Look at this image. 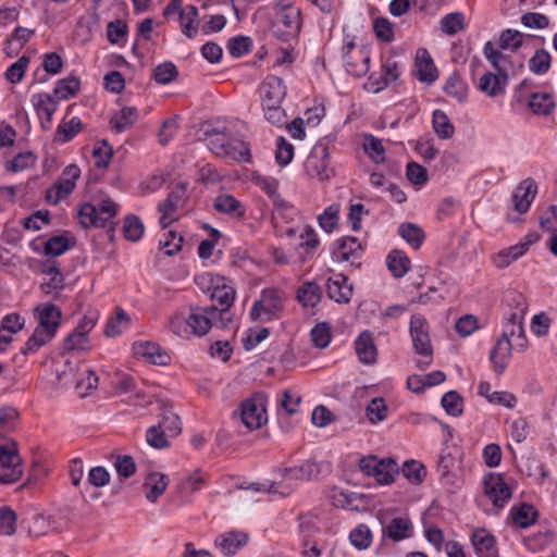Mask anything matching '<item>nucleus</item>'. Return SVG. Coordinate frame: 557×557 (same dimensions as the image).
<instances>
[{
    "label": "nucleus",
    "mask_w": 557,
    "mask_h": 557,
    "mask_svg": "<svg viewBox=\"0 0 557 557\" xmlns=\"http://www.w3.org/2000/svg\"><path fill=\"white\" fill-rule=\"evenodd\" d=\"M386 265L394 277H403L410 269V260L401 250H392L386 257Z\"/></svg>",
    "instance_id": "33"
},
{
    "label": "nucleus",
    "mask_w": 557,
    "mask_h": 557,
    "mask_svg": "<svg viewBox=\"0 0 557 557\" xmlns=\"http://www.w3.org/2000/svg\"><path fill=\"white\" fill-rule=\"evenodd\" d=\"M282 300L276 292H263L261 299L253 302L250 310V318L253 321L269 322L276 317V313L282 310Z\"/></svg>",
    "instance_id": "13"
},
{
    "label": "nucleus",
    "mask_w": 557,
    "mask_h": 557,
    "mask_svg": "<svg viewBox=\"0 0 557 557\" xmlns=\"http://www.w3.org/2000/svg\"><path fill=\"white\" fill-rule=\"evenodd\" d=\"M219 318H222V312L215 306L190 308L188 315L175 313L170 320V329L182 338L201 337L208 333Z\"/></svg>",
    "instance_id": "2"
},
{
    "label": "nucleus",
    "mask_w": 557,
    "mask_h": 557,
    "mask_svg": "<svg viewBox=\"0 0 557 557\" xmlns=\"http://www.w3.org/2000/svg\"><path fill=\"white\" fill-rule=\"evenodd\" d=\"M16 513L8 506L0 507V534L10 536L16 530Z\"/></svg>",
    "instance_id": "51"
},
{
    "label": "nucleus",
    "mask_w": 557,
    "mask_h": 557,
    "mask_svg": "<svg viewBox=\"0 0 557 557\" xmlns=\"http://www.w3.org/2000/svg\"><path fill=\"white\" fill-rule=\"evenodd\" d=\"M123 231L127 240L137 242L144 235L145 226L137 215L129 214L124 220Z\"/></svg>",
    "instance_id": "47"
},
{
    "label": "nucleus",
    "mask_w": 557,
    "mask_h": 557,
    "mask_svg": "<svg viewBox=\"0 0 557 557\" xmlns=\"http://www.w3.org/2000/svg\"><path fill=\"white\" fill-rule=\"evenodd\" d=\"M326 292L331 299L336 302H348L352 296V287L347 284V277L337 274L326 282Z\"/></svg>",
    "instance_id": "23"
},
{
    "label": "nucleus",
    "mask_w": 557,
    "mask_h": 557,
    "mask_svg": "<svg viewBox=\"0 0 557 557\" xmlns=\"http://www.w3.org/2000/svg\"><path fill=\"white\" fill-rule=\"evenodd\" d=\"M255 183L269 196L276 212H284L293 209L292 206L278 194V181L276 178L258 175L255 177Z\"/></svg>",
    "instance_id": "19"
},
{
    "label": "nucleus",
    "mask_w": 557,
    "mask_h": 557,
    "mask_svg": "<svg viewBox=\"0 0 557 557\" xmlns=\"http://www.w3.org/2000/svg\"><path fill=\"white\" fill-rule=\"evenodd\" d=\"M300 24L299 8L278 10L273 24L274 35L283 41H288L298 35Z\"/></svg>",
    "instance_id": "10"
},
{
    "label": "nucleus",
    "mask_w": 557,
    "mask_h": 557,
    "mask_svg": "<svg viewBox=\"0 0 557 557\" xmlns=\"http://www.w3.org/2000/svg\"><path fill=\"white\" fill-rule=\"evenodd\" d=\"M387 406L382 397L371 399L366 407V416L372 424L385 420L387 417Z\"/></svg>",
    "instance_id": "45"
},
{
    "label": "nucleus",
    "mask_w": 557,
    "mask_h": 557,
    "mask_svg": "<svg viewBox=\"0 0 557 557\" xmlns=\"http://www.w3.org/2000/svg\"><path fill=\"white\" fill-rule=\"evenodd\" d=\"M483 492L495 512L502 510L512 497V487L500 473L490 472L483 479Z\"/></svg>",
    "instance_id": "8"
},
{
    "label": "nucleus",
    "mask_w": 557,
    "mask_h": 557,
    "mask_svg": "<svg viewBox=\"0 0 557 557\" xmlns=\"http://www.w3.org/2000/svg\"><path fill=\"white\" fill-rule=\"evenodd\" d=\"M355 48V44L352 41L344 45L343 47V60L346 65V70L348 73L355 76H362L369 70L370 55L363 49H360L357 54L360 55V64H355L352 62V58L350 57L351 50Z\"/></svg>",
    "instance_id": "25"
},
{
    "label": "nucleus",
    "mask_w": 557,
    "mask_h": 557,
    "mask_svg": "<svg viewBox=\"0 0 557 557\" xmlns=\"http://www.w3.org/2000/svg\"><path fill=\"white\" fill-rule=\"evenodd\" d=\"M537 186L534 180H523L513 190L511 199L515 210L523 214L528 212L535 198Z\"/></svg>",
    "instance_id": "14"
},
{
    "label": "nucleus",
    "mask_w": 557,
    "mask_h": 557,
    "mask_svg": "<svg viewBox=\"0 0 557 557\" xmlns=\"http://www.w3.org/2000/svg\"><path fill=\"white\" fill-rule=\"evenodd\" d=\"M355 48V44L352 41L344 45L343 47V60L346 65V70L348 73L355 76H362L369 70L370 55L363 49H360L357 54L360 55V64H355L352 62V58L350 57L351 50Z\"/></svg>",
    "instance_id": "26"
},
{
    "label": "nucleus",
    "mask_w": 557,
    "mask_h": 557,
    "mask_svg": "<svg viewBox=\"0 0 557 557\" xmlns=\"http://www.w3.org/2000/svg\"><path fill=\"white\" fill-rule=\"evenodd\" d=\"M509 517L512 525L525 529L535 521L536 512L532 506L522 504L519 507H512Z\"/></svg>",
    "instance_id": "36"
},
{
    "label": "nucleus",
    "mask_w": 557,
    "mask_h": 557,
    "mask_svg": "<svg viewBox=\"0 0 557 557\" xmlns=\"http://www.w3.org/2000/svg\"><path fill=\"white\" fill-rule=\"evenodd\" d=\"M490 49L486 51V61L495 72H486L479 79V89L488 97H497L505 94L509 77L517 73L508 62H502Z\"/></svg>",
    "instance_id": "4"
},
{
    "label": "nucleus",
    "mask_w": 557,
    "mask_h": 557,
    "mask_svg": "<svg viewBox=\"0 0 557 557\" xmlns=\"http://www.w3.org/2000/svg\"><path fill=\"white\" fill-rule=\"evenodd\" d=\"M23 473L21 458L14 446H0V482L13 483Z\"/></svg>",
    "instance_id": "12"
},
{
    "label": "nucleus",
    "mask_w": 557,
    "mask_h": 557,
    "mask_svg": "<svg viewBox=\"0 0 557 557\" xmlns=\"http://www.w3.org/2000/svg\"><path fill=\"white\" fill-rule=\"evenodd\" d=\"M59 529L57 522L51 517L44 515H37L33 519V523L29 527V533L34 536H40L49 531H55Z\"/></svg>",
    "instance_id": "53"
},
{
    "label": "nucleus",
    "mask_w": 557,
    "mask_h": 557,
    "mask_svg": "<svg viewBox=\"0 0 557 557\" xmlns=\"http://www.w3.org/2000/svg\"><path fill=\"white\" fill-rule=\"evenodd\" d=\"M28 63V57L22 55L16 62H14L8 67L5 72L7 81H9L12 84L21 82L24 77Z\"/></svg>",
    "instance_id": "64"
},
{
    "label": "nucleus",
    "mask_w": 557,
    "mask_h": 557,
    "mask_svg": "<svg viewBox=\"0 0 557 557\" xmlns=\"http://www.w3.org/2000/svg\"><path fill=\"white\" fill-rule=\"evenodd\" d=\"M433 129L440 138H448L453 126L448 115L442 110H435L432 115Z\"/></svg>",
    "instance_id": "50"
},
{
    "label": "nucleus",
    "mask_w": 557,
    "mask_h": 557,
    "mask_svg": "<svg viewBox=\"0 0 557 557\" xmlns=\"http://www.w3.org/2000/svg\"><path fill=\"white\" fill-rule=\"evenodd\" d=\"M549 66L550 55L544 49L537 50L529 61L530 71L537 75L545 74Z\"/></svg>",
    "instance_id": "59"
},
{
    "label": "nucleus",
    "mask_w": 557,
    "mask_h": 557,
    "mask_svg": "<svg viewBox=\"0 0 557 557\" xmlns=\"http://www.w3.org/2000/svg\"><path fill=\"white\" fill-rule=\"evenodd\" d=\"M409 332L413 349L416 354L420 356V359L417 361V367L424 370L433 360V348L426 320L420 314L412 315Z\"/></svg>",
    "instance_id": "6"
},
{
    "label": "nucleus",
    "mask_w": 557,
    "mask_h": 557,
    "mask_svg": "<svg viewBox=\"0 0 557 557\" xmlns=\"http://www.w3.org/2000/svg\"><path fill=\"white\" fill-rule=\"evenodd\" d=\"M79 224L85 227H104V218L98 213V208L92 203H84L78 210Z\"/></svg>",
    "instance_id": "34"
},
{
    "label": "nucleus",
    "mask_w": 557,
    "mask_h": 557,
    "mask_svg": "<svg viewBox=\"0 0 557 557\" xmlns=\"http://www.w3.org/2000/svg\"><path fill=\"white\" fill-rule=\"evenodd\" d=\"M359 469L369 476H374L377 483L387 485L394 482L399 473L397 462L392 458L379 459L376 456H368L360 459Z\"/></svg>",
    "instance_id": "7"
},
{
    "label": "nucleus",
    "mask_w": 557,
    "mask_h": 557,
    "mask_svg": "<svg viewBox=\"0 0 557 557\" xmlns=\"http://www.w3.org/2000/svg\"><path fill=\"white\" fill-rule=\"evenodd\" d=\"M531 245L532 240H529L505 248L493 257V263L499 269L506 268L522 257L529 250Z\"/></svg>",
    "instance_id": "28"
},
{
    "label": "nucleus",
    "mask_w": 557,
    "mask_h": 557,
    "mask_svg": "<svg viewBox=\"0 0 557 557\" xmlns=\"http://www.w3.org/2000/svg\"><path fill=\"white\" fill-rule=\"evenodd\" d=\"M209 282L212 285V292H211V298L214 300H218L220 305L222 306L221 309H219L220 312H222V318H219L220 322L222 323V326H225L223 320L224 314L227 313L228 308L233 305L235 299V290L232 286H228L226 284L220 285V278H216L214 281L213 277H210Z\"/></svg>",
    "instance_id": "22"
},
{
    "label": "nucleus",
    "mask_w": 557,
    "mask_h": 557,
    "mask_svg": "<svg viewBox=\"0 0 557 557\" xmlns=\"http://www.w3.org/2000/svg\"><path fill=\"white\" fill-rule=\"evenodd\" d=\"M403 475L413 484H420L425 474V468L422 463L416 460H407L401 469Z\"/></svg>",
    "instance_id": "54"
},
{
    "label": "nucleus",
    "mask_w": 557,
    "mask_h": 557,
    "mask_svg": "<svg viewBox=\"0 0 557 557\" xmlns=\"http://www.w3.org/2000/svg\"><path fill=\"white\" fill-rule=\"evenodd\" d=\"M322 292L318 284L307 282L297 292V298L304 307H314L321 300Z\"/></svg>",
    "instance_id": "39"
},
{
    "label": "nucleus",
    "mask_w": 557,
    "mask_h": 557,
    "mask_svg": "<svg viewBox=\"0 0 557 557\" xmlns=\"http://www.w3.org/2000/svg\"><path fill=\"white\" fill-rule=\"evenodd\" d=\"M138 116V110L135 107H124L110 119V125L115 133L120 134L129 129Z\"/></svg>",
    "instance_id": "32"
},
{
    "label": "nucleus",
    "mask_w": 557,
    "mask_h": 557,
    "mask_svg": "<svg viewBox=\"0 0 557 557\" xmlns=\"http://www.w3.org/2000/svg\"><path fill=\"white\" fill-rule=\"evenodd\" d=\"M214 208L222 213L242 216L244 209L242 203L232 195L223 194L215 198Z\"/></svg>",
    "instance_id": "42"
},
{
    "label": "nucleus",
    "mask_w": 557,
    "mask_h": 557,
    "mask_svg": "<svg viewBox=\"0 0 557 557\" xmlns=\"http://www.w3.org/2000/svg\"><path fill=\"white\" fill-rule=\"evenodd\" d=\"M339 207L331 205L318 216L320 227L326 233H332L338 223Z\"/></svg>",
    "instance_id": "49"
},
{
    "label": "nucleus",
    "mask_w": 557,
    "mask_h": 557,
    "mask_svg": "<svg viewBox=\"0 0 557 557\" xmlns=\"http://www.w3.org/2000/svg\"><path fill=\"white\" fill-rule=\"evenodd\" d=\"M63 348L66 351L72 350H87L88 336L74 329V331L66 336L63 342Z\"/></svg>",
    "instance_id": "61"
},
{
    "label": "nucleus",
    "mask_w": 557,
    "mask_h": 557,
    "mask_svg": "<svg viewBox=\"0 0 557 557\" xmlns=\"http://www.w3.org/2000/svg\"><path fill=\"white\" fill-rule=\"evenodd\" d=\"M329 161L330 152L327 146L323 143H318L312 147L305 162L306 172L310 176L318 177L320 181H327L334 175Z\"/></svg>",
    "instance_id": "9"
},
{
    "label": "nucleus",
    "mask_w": 557,
    "mask_h": 557,
    "mask_svg": "<svg viewBox=\"0 0 557 557\" xmlns=\"http://www.w3.org/2000/svg\"><path fill=\"white\" fill-rule=\"evenodd\" d=\"M523 34L519 30L505 29L500 33L498 40H488L484 44L483 54L486 59V51L492 49L496 59H504L503 62H508L509 66L516 71L522 69L523 63L520 59L515 57V53L522 46Z\"/></svg>",
    "instance_id": "5"
},
{
    "label": "nucleus",
    "mask_w": 557,
    "mask_h": 557,
    "mask_svg": "<svg viewBox=\"0 0 557 557\" xmlns=\"http://www.w3.org/2000/svg\"><path fill=\"white\" fill-rule=\"evenodd\" d=\"M169 484L168 475L161 472H150L145 479V496L150 503H154L166 490Z\"/></svg>",
    "instance_id": "30"
},
{
    "label": "nucleus",
    "mask_w": 557,
    "mask_h": 557,
    "mask_svg": "<svg viewBox=\"0 0 557 557\" xmlns=\"http://www.w3.org/2000/svg\"><path fill=\"white\" fill-rule=\"evenodd\" d=\"M137 355H141L147 361L158 364L165 366L170 361V356L159 345L151 342L139 343L135 346Z\"/></svg>",
    "instance_id": "31"
},
{
    "label": "nucleus",
    "mask_w": 557,
    "mask_h": 557,
    "mask_svg": "<svg viewBox=\"0 0 557 557\" xmlns=\"http://www.w3.org/2000/svg\"><path fill=\"white\" fill-rule=\"evenodd\" d=\"M129 325V318L122 308H117L115 315L108 319L104 335L115 337L122 334Z\"/></svg>",
    "instance_id": "37"
},
{
    "label": "nucleus",
    "mask_w": 557,
    "mask_h": 557,
    "mask_svg": "<svg viewBox=\"0 0 557 557\" xmlns=\"http://www.w3.org/2000/svg\"><path fill=\"white\" fill-rule=\"evenodd\" d=\"M198 133L215 156L242 162L249 161L248 147L243 140L232 138L231 131L224 121H207L201 124Z\"/></svg>",
    "instance_id": "1"
},
{
    "label": "nucleus",
    "mask_w": 557,
    "mask_h": 557,
    "mask_svg": "<svg viewBox=\"0 0 557 557\" xmlns=\"http://www.w3.org/2000/svg\"><path fill=\"white\" fill-rule=\"evenodd\" d=\"M75 183L67 178L60 177L51 188L47 190L46 198L49 202L57 205L66 198L74 189Z\"/></svg>",
    "instance_id": "38"
},
{
    "label": "nucleus",
    "mask_w": 557,
    "mask_h": 557,
    "mask_svg": "<svg viewBox=\"0 0 557 557\" xmlns=\"http://www.w3.org/2000/svg\"><path fill=\"white\" fill-rule=\"evenodd\" d=\"M197 16L198 10L195 5H187L178 13L182 33L188 38H194L198 33L197 25H194Z\"/></svg>",
    "instance_id": "40"
},
{
    "label": "nucleus",
    "mask_w": 557,
    "mask_h": 557,
    "mask_svg": "<svg viewBox=\"0 0 557 557\" xmlns=\"http://www.w3.org/2000/svg\"><path fill=\"white\" fill-rule=\"evenodd\" d=\"M397 232L414 249L420 248L425 238L423 230L418 224L411 222L401 223Z\"/></svg>",
    "instance_id": "35"
},
{
    "label": "nucleus",
    "mask_w": 557,
    "mask_h": 557,
    "mask_svg": "<svg viewBox=\"0 0 557 557\" xmlns=\"http://www.w3.org/2000/svg\"><path fill=\"white\" fill-rule=\"evenodd\" d=\"M528 107L535 114L548 115L553 111L555 104L549 94L534 92L528 101Z\"/></svg>",
    "instance_id": "41"
},
{
    "label": "nucleus",
    "mask_w": 557,
    "mask_h": 557,
    "mask_svg": "<svg viewBox=\"0 0 557 557\" xmlns=\"http://www.w3.org/2000/svg\"><path fill=\"white\" fill-rule=\"evenodd\" d=\"M281 476L287 480H314L320 474V465L312 460L302 461L299 466L278 469Z\"/></svg>",
    "instance_id": "18"
},
{
    "label": "nucleus",
    "mask_w": 557,
    "mask_h": 557,
    "mask_svg": "<svg viewBox=\"0 0 557 557\" xmlns=\"http://www.w3.org/2000/svg\"><path fill=\"white\" fill-rule=\"evenodd\" d=\"M82 129V121L74 116L69 122L58 126L57 136L60 143L70 141Z\"/></svg>",
    "instance_id": "57"
},
{
    "label": "nucleus",
    "mask_w": 557,
    "mask_h": 557,
    "mask_svg": "<svg viewBox=\"0 0 557 557\" xmlns=\"http://www.w3.org/2000/svg\"><path fill=\"white\" fill-rule=\"evenodd\" d=\"M414 75L423 83L432 84L437 78V70L426 49L417 50L414 59Z\"/></svg>",
    "instance_id": "17"
},
{
    "label": "nucleus",
    "mask_w": 557,
    "mask_h": 557,
    "mask_svg": "<svg viewBox=\"0 0 557 557\" xmlns=\"http://www.w3.org/2000/svg\"><path fill=\"white\" fill-rule=\"evenodd\" d=\"M512 344L506 335H500L490 352V361L496 374H503L511 357Z\"/></svg>",
    "instance_id": "15"
},
{
    "label": "nucleus",
    "mask_w": 557,
    "mask_h": 557,
    "mask_svg": "<svg viewBox=\"0 0 557 557\" xmlns=\"http://www.w3.org/2000/svg\"><path fill=\"white\" fill-rule=\"evenodd\" d=\"M178 75L177 67L172 62H164L153 70V78L158 84L166 85Z\"/></svg>",
    "instance_id": "56"
},
{
    "label": "nucleus",
    "mask_w": 557,
    "mask_h": 557,
    "mask_svg": "<svg viewBox=\"0 0 557 557\" xmlns=\"http://www.w3.org/2000/svg\"><path fill=\"white\" fill-rule=\"evenodd\" d=\"M349 540L357 549H366L372 542V533L368 525L359 524L350 532Z\"/></svg>",
    "instance_id": "52"
},
{
    "label": "nucleus",
    "mask_w": 557,
    "mask_h": 557,
    "mask_svg": "<svg viewBox=\"0 0 557 557\" xmlns=\"http://www.w3.org/2000/svg\"><path fill=\"white\" fill-rule=\"evenodd\" d=\"M248 535L239 531H230L218 535L214 540L215 548L224 556H233L246 545Z\"/></svg>",
    "instance_id": "16"
},
{
    "label": "nucleus",
    "mask_w": 557,
    "mask_h": 557,
    "mask_svg": "<svg viewBox=\"0 0 557 557\" xmlns=\"http://www.w3.org/2000/svg\"><path fill=\"white\" fill-rule=\"evenodd\" d=\"M169 436L158 424L150 426L146 432L148 445L157 449H163L169 446Z\"/></svg>",
    "instance_id": "55"
},
{
    "label": "nucleus",
    "mask_w": 557,
    "mask_h": 557,
    "mask_svg": "<svg viewBox=\"0 0 557 557\" xmlns=\"http://www.w3.org/2000/svg\"><path fill=\"white\" fill-rule=\"evenodd\" d=\"M471 541L479 557H494L496 555L495 537L486 530L474 531Z\"/></svg>",
    "instance_id": "29"
},
{
    "label": "nucleus",
    "mask_w": 557,
    "mask_h": 557,
    "mask_svg": "<svg viewBox=\"0 0 557 557\" xmlns=\"http://www.w3.org/2000/svg\"><path fill=\"white\" fill-rule=\"evenodd\" d=\"M158 425L171 436V438L177 436L182 431L180 417L169 408H165L161 413Z\"/></svg>",
    "instance_id": "44"
},
{
    "label": "nucleus",
    "mask_w": 557,
    "mask_h": 557,
    "mask_svg": "<svg viewBox=\"0 0 557 557\" xmlns=\"http://www.w3.org/2000/svg\"><path fill=\"white\" fill-rule=\"evenodd\" d=\"M239 416L247 429H260L268 420L263 399L255 396L244 400L240 405Z\"/></svg>",
    "instance_id": "11"
},
{
    "label": "nucleus",
    "mask_w": 557,
    "mask_h": 557,
    "mask_svg": "<svg viewBox=\"0 0 557 557\" xmlns=\"http://www.w3.org/2000/svg\"><path fill=\"white\" fill-rule=\"evenodd\" d=\"M411 523L404 518H394L383 528V533L395 542L401 541L408 536Z\"/></svg>",
    "instance_id": "43"
},
{
    "label": "nucleus",
    "mask_w": 557,
    "mask_h": 557,
    "mask_svg": "<svg viewBox=\"0 0 557 557\" xmlns=\"http://www.w3.org/2000/svg\"><path fill=\"white\" fill-rule=\"evenodd\" d=\"M69 248L70 243L67 238L62 235H57L45 243L44 252L47 256L58 257L63 255Z\"/></svg>",
    "instance_id": "60"
},
{
    "label": "nucleus",
    "mask_w": 557,
    "mask_h": 557,
    "mask_svg": "<svg viewBox=\"0 0 557 557\" xmlns=\"http://www.w3.org/2000/svg\"><path fill=\"white\" fill-rule=\"evenodd\" d=\"M357 356L363 364H373L376 362L377 350L369 332H362L355 342Z\"/></svg>",
    "instance_id": "27"
},
{
    "label": "nucleus",
    "mask_w": 557,
    "mask_h": 557,
    "mask_svg": "<svg viewBox=\"0 0 557 557\" xmlns=\"http://www.w3.org/2000/svg\"><path fill=\"white\" fill-rule=\"evenodd\" d=\"M287 87L284 81L275 75H268L260 86L261 101H283Z\"/></svg>",
    "instance_id": "20"
},
{
    "label": "nucleus",
    "mask_w": 557,
    "mask_h": 557,
    "mask_svg": "<svg viewBox=\"0 0 557 557\" xmlns=\"http://www.w3.org/2000/svg\"><path fill=\"white\" fill-rule=\"evenodd\" d=\"M400 72L398 70V63L393 60H387L382 65V76L380 78V82L376 83L375 91H379L386 87L389 83L395 82Z\"/></svg>",
    "instance_id": "58"
},
{
    "label": "nucleus",
    "mask_w": 557,
    "mask_h": 557,
    "mask_svg": "<svg viewBox=\"0 0 557 557\" xmlns=\"http://www.w3.org/2000/svg\"><path fill=\"white\" fill-rule=\"evenodd\" d=\"M252 41L249 37L237 36L228 40L227 50L231 55L240 58L251 49Z\"/></svg>",
    "instance_id": "62"
},
{
    "label": "nucleus",
    "mask_w": 557,
    "mask_h": 557,
    "mask_svg": "<svg viewBox=\"0 0 557 557\" xmlns=\"http://www.w3.org/2000/svg\"><path fill=\"white\" fill-rule=\"evenodd\" d=\"M35 314L38 319V325L22 348L24 355L34 354L47 344L55 335L60 325L61 311L53 304L38 306L35 309Z\"/></svg>",
    "instance_id": "3"
},
{
    "label": "nucleus",
    "mask_w": 557,
    "mask_h": 557,
    "mask_svg": "<svg viewBox=\"0 0 557 557\" xmlns=\"http://www.w3.org/2000/svg\"><path fill=\"white\" fill-rule=\"evenodd\" d=\"M32 102L41 119V126L48 128L58 107L53 97L49 94H35L32 97Z\"/></svg>",
    "instance_id": "24"
},
{
    "label": "nucleus",
    "mask_w": 557,
    "mask_h": 557,
    "mask_svg": "<svg viewBox=\"0 0 557 557\" xmlns=\"http://www.w3.org/2000/svg\"><path fill=\"white\" fill-rule=\"evenodd\" d=\"M480 329L479 320L473 314H463L455 321V332L461 337H468Z\"/></svg>",
    "instance_id": "48"
},
{
    "label": "nucleus",
    "mask_w": 557,
    "mask_h": 557,
    "mask_svg": "<svg viewBox=\"0 0 557 557\" xmlns=\"http://www.w3.org/2000/svg\"><path fill=\"white\" fill-rule=\"evenodd\" d=\"M79 89V81L78 78L74 76H69L65 78L60 79L54 89L53 92L55 97L60 100H66L73 96L76 95V92Z\"/></svg>",
    "instance_id": "46"
},
{
    "label": "nucleus",
    "mask_w": 557,
    "mask_h": 557,
    "mask_svg": "<svg viewBox=\"0 0 557 557\" xmlns=\"http://www.w3.org/2000/svg\"><path fill=\"white\" fill-rule=\"evenodd\" d=\"M310 335L313 345L318 348H325L331 342L330 326L325 322L318 323L311 330Z\"/></svg>",
    "instance_id": "63"
},
{
    "label": "nucleus",
    "mask_w": 557,
    "mask_h": 557,
    "mask_svg": "<svg viewBox=\"0 0 557 557\" xmlns=\"http://www.w3.org/2000/svg\"><path fill=\"white\" fill-rule=\"evenodd\" d=\"M362 246L358 238L346 236L338 240L337 249L334 251V258L337 261H350L352 264L361 258Z\"/></svg>",
    "instance_id": "21"
}]
</instances>
